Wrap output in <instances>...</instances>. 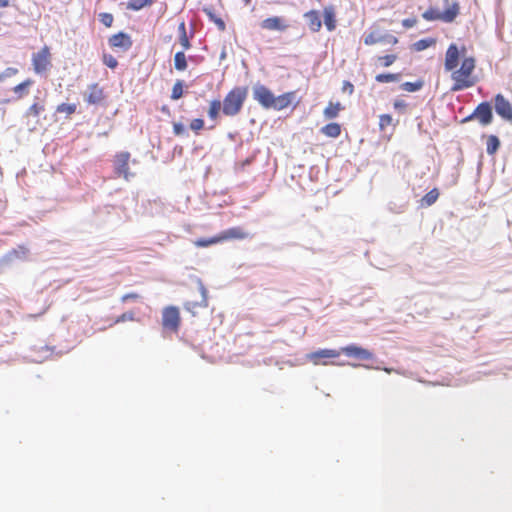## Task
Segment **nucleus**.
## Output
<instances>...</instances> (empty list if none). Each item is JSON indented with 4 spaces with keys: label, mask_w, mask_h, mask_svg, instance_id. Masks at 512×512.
I'll list each match as a JSON object with an SVG mask.
<instances>
[{
    "label": "nucleus",
    "mask_w": 512,
    "mask_h": 512,
    "mask_svg": "<svg viewBox=\"0 0 512 512\" xmlns=\"http://www.w3.org/2000/svg\"><path fill=\"white\" fill-rule=\"evenodd\" d=\"M423 86V83L421 81H416V82H404L402 85H401V88L404 90V91H407V92H415V91H418L422 88Z\"/></svg>",
    "instance_id": "f704fd0d"
},
{
    "label": "nucleus",
    "mask_w": 512,
    "mask_h": 512,
    "mask_svg": "<svg viewBox=\"0 0 512 512\" xmlns=\"http://www.w3.org/2000/svg\"><path fill=\"white\" fill-rule=\"evenodd\" d=\"M131 155L127 151L118 152L114 156V171L117 176L123 177L125 180H129L133 174L129 172V162Z\"/></svg>",
    "instance_id": "6e6552de"
},
{
    "label": "nucleus",
    "mask_w": 512,
    "mask_h": 512,
    "mask_svg": "<svg viewBox=\"0 0 512 512\" xmlns=\"http://www.w3.org/2000/svg\"><path fill=\"white\" fill-rule=\"evenodd\" d=\"M140 296L139 294L135 293V292H131V293H127V294H124L122 297H121V301L123 303L129 301V300H137L139 299Z\"/></svg>",
    "instance_id": "09e8293b"
},
{
    "label": "nucleus",
    "mask_w": 512,
    "mask_h": 512,
    "mask_svg": "<svg viewBox=\"0 0 512 512\" xmlns=\"http://www.w3.org/2000/svg\"><path fill=\"white\" fill-rule=\"evenodd\" d=\"M307 25L312 32H318L322 27L320 13L317 10H310L304 14Z\"/></svg>",
    "instance_id": "6ab92c4d"
},
{
    "label": "nucleus",
    "mask_w": 512,
    "mask_h": 512,
    "mask_svg": "<svg viewBox=\"0 0 512 512\" xmlns=\"http://www.w3.org/2000/svg\"><path fill=\"white\" fill-rule=\"evenodd\" d=\"M253 98L263 108L272 109L275 95L268 87L258 84L253 88Z\"/></svg>",
    "instance_id": "1a4fd4ad"
},
{
    "label": "nucleus",
    "mask_w": 512,
    "mask_h": 512,
    "mask_svg": "<svg viewBox=\"0 0 512 512\" xmlns=\"http://www.w3.org/2000/svg\"><path fill=\"white\" fill-rule=\"evenodd\" d=\"M393 106L396 110L404 111L407 107V104L404 100L397 99L394 101Z\"/></svg>",
    "instance_id": "3c124183"
},
{
    "label": "nucleus",
    "mask_w": 512,
    "mask_h": 512,
    "mask_svg": "<svg viewBox=\"0 0 512 512\" xmlns=\"http://www.w3.org/2000/svg\"><path fill=\"white\" fill-rule=\"evenodd\" d=\"M218 243H221L219 234L210 238H200L194 241V245L198 248H204Z\"/></svg>",
    "instance_id": "7c9ffc66"
},
{
    "label": "nucleus",
    "mask_w": 512,
    "mask_h": 512,
    "mask_svg": "<svg viewBox=\"0 0 512 512\" xmlns=\"http://www.w3.org/2000/svg\"><path fill=\"white\" fill-rule=\"evenodd\" d=\"M10 5V1L9 0H0V7L1 8H6Z\"/></svg>",
    "instance_id": "864d4df0"
},
{
    "label": "nucleus",
    "mask_w": 512,
    "mask_h": 512,
    "mask_svg": "<svg viewBox=\"0 0 512 512\" xmlns=\"http://www.w3.org/2000/svg\"><path fill=\"white\" fill-rule=\"evenodd\" d=\"M153 4V0H129L127 3V8L130 10L138 11L144 7L151 6Z\"/></svg>",
    "instance_id": "2f4dec72"
},
{
    "label": "nucleus",
    "mask_w": 512,
    "mask_h": 512,
    "mask_svg": "<svg viewBox=\"0 0 512 512\" xmlns=\"http://www.w3.org/2000/svg\"><path fill=\"white\" fill-rule=\"evenodd\" d=\"M76 111V105L75 104H67L62 103L57 106L56 112L58 113H66L67 115L74 114Z\"/></svg>",
    "instance_id": "e433bc0d"
},
{
    "label": "nucleus",
    "mask_w": 512,
    "mask_h": 512,
    "mask_svg": "<svg viewBox=\"0 0 512 512\" xmlns=\"http://www.w3.org/2000/svg\"><path fill=\"white\" fill-rule=\"evenodd\" d=\"M199 293L200 300H189L184 304L185 309L193 316L197 314L199 309L206 308L208 306L207 289L202 283L199 284Z\"/></svg>",
    "instance_id": "9b49d317"
},
{
    "label": "nucleus",
    "mask_w": 512,
    "mask_h": 512,
    "mask_svg": "<svg viewBox=\"0 0 512 512\" xmlns=\"http://www.w3.org/2000/svg\"><path fill=\"white\" fill-rule=\"evenodd\" d=\"M28 248L24 245H20L18 246L16 249H13L11 252H10V255L15 257V258H19V259H25L28 255Z\"/></svg>",
    "instance_id": "c9c22d12"
},
{
    "label": "nucleus",
    "mask_w": 512,
    "mask_h": 512,
    "mask_svg": "<svg viewBox=\"0 0 512 512\" xmlns=\"http://www.w3.org/2000/svg\"><path fill=\"white\" fill-rule=\"evenodd\" d=\"M295 100H296V92L295 91H290V92L283 93L279 96H275L272 109L277 110V111L283 110V109L289 107L290 105H292L295 102Z\"/></svg>",
    "instance_id": "dca6fc26"
},
{
    "label": "nucleus",
    "mask_w": 512,
    "mask_h": 512,
    "mask_svg": "<svg viewBox=\"0 0 512 512\" xmlns=\"http://www.w3.org/2000/svg\"><path fill=\"white\" fill-rule=\"evenodd\" d=\"M460 6L458 2H453L443 12L438 11L436 8L430 7L423 14L422 17L426 21H443L446 23L453 22L458 16Z\"/></svg>",
    "instance_id": "20e7f679"
},
{
    "label": "nucleus",
    "mask_w": 512,
    "mask_h": 512,
    "mask_svg": "<svg viewBox=\"0 0 512 512\" xmlns=\"http://www.w3.org/2000/svg\"><path fill=\"white\" fill-rule=\"evenodd\" d=\"M496 113L508 122H512V104L502 95L497 94L494 98Z\"/></svg>",
    "instance_id": "9d476101"
},
{
    "label": "nucleus",
    "mask_w": 512,
    "mask_h": 512,
    "mask_svg": "<svg viewBox=\"0 0 512 512\" xmlns=\"http://www.w3.org/2000/svg\"><path fill=\"white\" fill-rule=\"evenodd\" d=\"M45 110V106L42 103L34 102L25 112L26 117H32L38 122L39 115Z\"/></svg>",
    "instance_id": "a878e982"
},
{
    "label": "nucleus",
    "mask_w": 512,
    "mask_h": 512,
    "mask_svg": "<svg viewBox=\"0 0 512 512\" xmlns=\"http://www.w3.org/2000/svg\"><path fill=\"white\" fill-rule=\"evenodd\" d=\"M99 20L104 26L111 27L113 24L114 17L111 13L105 12L99 14Z\"/></svg>",
    "instance_id": "ea45409f"
},
{
    "label": "nucleus",
    "mask_w": 512,
    "mask_h": 512,
    "mask_svg": "<svg viewBox=\"0 0 512 512\" xmlns=\"http://www.w3.org/2000/svg\"><path fill=\"white\" fill-rule=\"evenodd\" d=\"M473 119H476L482 126L491 124L493 113L490 103L481 102L469 116L463 119V122H468Z\"/></svg>",
    "instance_id": "423d86ee"
},
{
    "label": "nucleus",
    "mask_w": 512,
    "mask_h": 512,
    "mask_svg": "<svg viewBox=\"0 0 512 512\" xmlns=\"http://www.w3.org/2000/svg\"><path fill=\"white\" fill-rule=\"evenodd\" d=\"M248 87L235 86L227 92L222 103V113L227 117L238 115L247 99Z\"/></svg>",
    "instance_id": "f03ea898"
},
{
    "label": "nucleus",
    "mask_w": 512,
    "mask_h": 512,
    "mask_svg": "<svg viewBox=\"0 0 512 512\" xmlns=\"http://www.w3.org/2000/svg\"><path fill=\"white\" fill-rule=\"evenodd\" d=\"M179 42L184 50H188L191 48V43L187 35H180Z\"/></svg>",
    "instance_id": "49530a36"
},
{
    "label": "nucleus",
    "mask_w": 512,
    "mask_h": 512,
    "mask_svg": "<svg viewBox=\"0 0 512 512\" xmlns=\"http://www.w3.org/2000/svg\"><path fill=\"white\" fill-rule=\"evenodd\" d=\"M459 58L460 51L457 45L454 43L450 44L445 53L444 69L447 72H451L452 92L473 87L478 81L477 76L474 74L476 67L475 58L471 56L464 57L460 67H458Z\"/></svg>",
    "instance_id": "f257e3e1"
},
{
    "label": "nucleus",
    "mask_w": 512,
    "mask_h": 512,
    "mask_svg": "<svg viewBox=\"0 0 512 512\" xmlns=\"http://www.w3.org/2000/svg\"><path fill=\"white\" fill-rule=\"evenodd\" d=\"M252 0H243L244 4L245 5H249L251 3Z\"/></svg>",
    "instance_id": "5fc2aeb1"
},
{
    "label": "nucleus",
    "mask_w": 512,
    "mask_h": 512,
    "mask_svg": "<svg viewBox=\"0 0 512 512\" xmlns=\"http://www.w3.org/2000/svg\"><path fill=\"white\" fill-rule=\"evenodd\" d=\"M84 96L89 105H99L105 100L104 89L98 83L89 85Z\"/></svg>",
    "instance_id": "4468645a"
},
{
    "label": "nucleus",
    "mask_w": 512,
    "mask_h": 512,
    "mask_svg": "<svg viewBox=\"0 0 512 512\" xmlns=\"http://www.w3.org/2000/svg\"><path fill=\"white\" fill-rule=\"evenodd\" d=\"M181 324L180 311L176 306H167L162 310V327L164 330L177 333Z\"/></svg>",
    "instance_id": "39448f33"
},
{
    "label": "nucleus",
    "mask_w": 512,
    "mask_h": 512,
    "mask_svg": "<svg viewBox=\"0 0 512 512\" xmlns=\"http://www.w3.org/2000/svg\"><path fill=\"white\" fill-rule=\"evenodd\" d=\"M134 319H135V317H134L133 312H125V313L121 314L120 316H118L115 319L114 323L118 324V323L125 322V321H133Z\"/></svg>",
    "instance_id": "79ce46f5"
},
{
    "label": "nucleus",
    "mask_w": 512,
    "mask_h": 512,
    "mask_svg": "<svg viewBox=\"0 0 512 512\" xmlns=\"http://www.w3.org/2000/svg\"><path fill=\"white\" fill-rule=\"evenodd\" d=\"M439 197V191L437 188H433L432 190H430L428 193H426L422 199H421V204L422 206H431L432 204H434L437 199Z\"/></svg>",
    "instance_id": "c756f323"
},
{
    "label": "nucleus",
    "mask_w": 512,
    "mask_h": 512,
    "mask_svg": "<svg viewBox=\"0 0 512 512\" xmlns=\"http://www.w3.org/2000/svg\"><path fill=\"white\" fill-rule=\"evenodd\" d=\"M173 132L177 136H180V135L184 134L185 128H184L183 124H181V123H174L173 124Z\"/></svg>",
    "instance_id": "8fccbe9b"
},
{
    "label": "nucleus",
    "mask_w": 512,
    "mask_h": 512,
    "mask_svg": "<svg viewBox=\"0 0 512 512\" xmlns=\"http://www.w3.org/2000/svg\"><path fill=\"white\" fill-rule=\"evenodd\" d=\"M178 31H179V36L180 35H187V32H186V24L185 22H181L178 26Z\"/></svg>",
    "instance_id": "603ef678"
},
{
    "label": "nucleus",
    "mask_w": 512,
    "mask_h": 512,
    "mask_svg": "<svg viewBox=\"0 0 512 512\" xmlns=\"http://www.w3.org/2000/svg\"><path fill=\"white\" fill-rule=\"evenodd\" d=\"M33 71L37 75H47L52 68V54L49 46L44 45L31 55Z\"/></svg>",
    "instance_id": "7ed1b4c3"
},
{
    "label": "nucleus",
    "mask_w": 512,
    "mask_h": 512,
    "mask_svg": "<svg viewBox=\"0 0 512 512\" xmlns=\"http://www.w3.org/2000/svg\"><path fill=\"white\" fill-rule=\"evenodd\" d=\"M260 26L262 29L267 31H279L283 32L286 31L289 28V24L287 21L280 16H272L264 19Z\"/></svg>",
    "instance_id": "ddd939ff"
},
{
    "label": "nucleus",
    "mask_w": 512,
    "mask_h": 512,
    "mask_svg": "<svg viewBox=\"0 0 512 512\" xmlns=\"http://www.w3.org/2000/svg\"><path fill=\"white\" fill-rule=\"evenodd\" d=\"M400 79L399 73H381L376 75L375 80L378 83L396 82Z\"/></svg>",
    "instance_id": "473e14b6"
},
{
    "label": "nucleus",
    "mask_w": 512,
    "mask_h": 512,
    "mask_svg": "<svg viewBox=\"0 0 512 512\" xmlns=\"http://www.w3.org/2000/svg\"><path fill=\"white\" fill-rule=\"evenodd\" d=\"M183 93V82L181 80H177L172 87L171 99L178 100L183 96Z\"/></svg>",
    "instance_id": "72a5a7b5"
},
{
    "label": "nucleus",
    "mask_w": 512,
    "mask_h": 512,
    "mask_svg": "<svg viewBox=\"0 0 512 512\" xmlns=\"http://www.w3.org/2000/svg\"><path fill=\"white\" fill-rule=\"evenodd\" d=\"M222 112V103L219 99H214L209 102L208 117L212 121H216Z\"/></svg>",
    "instance_id": "b1692460"
},
{
    "label": "nucleus",
    "mask_w": 512,
    "mask_h": 512,
    "mask_svg": "<svg viewBox=\"0 0 512 512\" xmlns=\"http://www.w3.org/2000/svg\"><path fill=\"white\" fill-rule=\"evenodd\" d=\"M398 38L391 34L379 35L377 32H370L364 37V44L367 46L375 45L380 42H386L391 45L398 43Z\"/></svg>",
    "instance_id": "2eb2a0df"
},
{
    "label": "nucleus",
    "mask_w": 512,
    "mask_h": 512,
    "mask_svg": "<svg viewBox=\"0 0 512 512\" xmlns=\"http://www.w3.org/2000/svg\"><path fill=\"white\" fill-rule=\"evenodd\" d=\"M321 133L330 138H337L341 134V126L336 122L328 123L321 128Z\"/></svg>",
    "instance_id": "5701e85b"
},
{
    "label": "nucleus",
    "mask_w": 512,
    "mask_h": 512,
    "mask_svg": "<svg viewBox=\"0 0 512 512\" xmlns=\"http://www.w3.org/2000/svg\"><path fill=\"white\" fill-rule=\"evenodd\" d=\"M343 109L344 107L341 105L340 102L330 101L328 105L325 107L323 115L325 119L331 120L336 118L339 115L340 111H342Z\"/></svg>",
    "instance_id": "aec40b11"
},
{
    "label": "nucleus",
    "mask_w": 512,
    "mask_h": 512,
    "mask_svg": "<svg viewBox=\"0 0 512 512\" xmlns=\"http://www.w3.org/2000/svg\"><path fill=\"white\" fill-rule=\"evenodd\" d=\"M162 111L165 112V111H168V109L164 106V107H162Z\"/></svg>",
    "instance_id": "4d7b16f0"
},
{
    "label": "nucleus",
    "mask_w": 512,
    "mask_h": 512,
    "mask_svg": "<svg viewBox=\"0 0 512 512\" xmlns=\"http://www.w3.org/2000/svg\"><path fill=\"white\" fill-rule=\"evenodd\" d=\"M340 354H344L347 357L361 359V360H370L373 358V353L368 349L362 348L355 344L347 345L342 347L340 350Z\"/></svg>",
    "instance_id": "f8f14e48"
},
{
    "label": "nucleus",
    "mask_w": 512,
    "mask_h": 512,
    "mask_svg": "<svg viewBox=\"0 0 512 512\" xmlns=\"http://www.w3.org/2000/svg\"><path fill=\"white\" fill-rule=\"evenodd\" d=\"M324 24L328 31H333L336 28V17L335 11L332 6H328L324 8Z\"/></svg>",
    "instance_id": "412c9836"
},
{
    "label": "nucleus",
    "mask_w": 512,
    "mask_h": 512,
    "mask_svg": "<svg viewBox=\"0 0 512 512\" xmlns=\"http://www.w3.org/2000/svg\"><path fill=\"white\" fill-rule=\"evenodd\" d=\"M387 373H390L391 372V369H388V368H385L384 369Z\"/></svg>",
    "instance_id": "6e6d98bb"
},
{
    "label": "nucleus",
    "mask_w": 512,
    "mask_h": 512,
    "mask_svg": "<svg viewBox=\"0 0 512 512\" xmlns=\"http://www.w3.org/2000/svg\"><path fill=\"white\" fill-rule=\"evenodd\" d=\"M398 59L397 54H387L383 56H378L376 58V63L378 67L387 68L393 65Z\"/></svg>",
    "instance_id": "393cba45"
},
{
    "label": "nucleus",
    "mask_w": 512,
    "mask_h": 512,
    "mask_svg": "<svg viewBox=\"0 0 512 512\" xmlns=\"http://www.w3.org/2000/svg\"><path fill=\"white\" fill-rule=\"evenodd\" d=\"M109 45L113 48L128 50L132 46V40L129 35L119 32L109 38Z\"/></svg>",
    "instance_id": "a211bd4d"
},
{
    "label": "nucleus",
    "mask_w": 512,
    "mask_h": 512,
    "mask_svg": "<svg viewBox=\"0 0 512 512\" xmlns=\"http://www.w3.org/2000/svg\"><path fill=\"white\" fill-rule=\"evenodd\" d=\"M340 351L336 349H320L306 355V359L313 365H330L333 362L330 359L338 358Z\"/></svg>",
    "instance_id": "0eeeda50"
},
{
    "label": "nucleus",
    "mask_w": 512,
    "mask_h": 512,
    "mask_svg": "<svg viewBox=\"0 0 512 512\" xmlns=\"http://www.w3.org/2000/svg\"><path fill=\"white\" fill-rule=\"evenodd\" d=\"M103 63H104L107 67H109V68H111V69L116 68V67H117V65H118V61H117V59H116L114 56L110 55V54H104V55H103Z\"/></svg>",
    "instance_id": "a19ab883"
},
{
    "label": "nucleus",
    "mask_w": 512,
    "mask_h": 512,
    "mask_svg": "<svg viewBox=\"0 0 512 512\" xmlns=\"http://www.w3.org/2000/svg\"><path fill=\"white\" fill-rule=\"evenodd\" d=\"M435 43L434 39L428 38V39H421L414 43V48L417 51H422L424 49H427L431 45Z\"/></svg>",
    "instance_id": "4c0bfd02"
},
{
    "label": "nucleus",
    "mask_w": 512,
    "mask_h": 512,
    "mask_svg": "<svg viewBox=\"0 0 512 512\" xmlns=\"http://www.w3.org/2000/svg\"><path fill=\"white\" fill-rule=\"evenodd\" d=\"M417 23H418L417 18L412 17V18L404 19V20L402 21V26H403L404 28H406V29H409V28L414 27Z\"/></svg>",
    "instance_id": "a18cd8bd"
},
{
    "label": "nucleus",
    "mask_w": 512,
    "mask_h": 512,
    "mask_svg": "<svg viewBox=\"0 0 512 512\" xmlns=\"http://www.w3.org/2000/svg\"><path fill=\"white\" fill-rule=\"evenodd\" d=\"M18 69L15 67H8L4 70L2 74H0V81H2L4 78L12 77L18 74Z\"/></svg>",
    "instance_id": "c03bdc74"
},
{
    "label": "nucleus",
    "mask_w": 512,
    "mask_h": 512,
    "mask_svg": "<svg viewBox=\"0 0 512 512\" xmlns=\"http://www.w3.org/2000/svg\"><path fill=\"white\" fill-rule=\"evenodd\" d=\"M204 12L208 16V18L215 23V25L220 31H224L226 29V24L223 21V19L216 15L212 9L204 8Z\"/></svg>",
    "instance_id": "bb28decb"
},
{
    "label": "nucleus",
    "mask_w": 512,
    "mask_h": 512,
    "mask_svg": "<svg viewBox=\"0 0 512 512\" xmlns=\"http://www.w3.org/2000/svg\"><path fill=\"white\" fill-rule=\"evenodd\" d=\"M174 67L177 71H184L187 69V59L183 51H179L174 56Z\"/></svg>",
    "instance_id": "cd10ccee"
},
{
    "label": "nucleus",
    "mask_w": 512,
    "mask_h": 512,
    "mask_svg": "<svg viewBox=\"0 0 512 512\" xmlns=\"http://www.w3.org/2000/svg\"><path fill=\"white\" fill-rule=\"evenodd\" d=\"M342 92L351 95L354 92V86L349 81H344L342 85Z\"/></svg>",
    "instance_id": "de8ad7c7"
},
{
    "label": "nucleus",
    "mask_w": 512,
    "mask_h": 512,
    "mask_svg": "<svg viewBox=\"0 0 512 512\" xmlns=\"http://www.w3.org/2000/svg\"><path fill=\"white\" fill-rule=\"evenodd\" d=\"M190 128L195 132L202 130L204 128V120L201 118L193 119L190 123Z\"/></svg>",
    "instance_id": "37998d69"
},
{
    "label": "nucleus",
    "mask_w": 512,
    "mask_h": 512,
    "mask_svg": "<svg viewBox=\"0 0 512 512\" xmlns=\"http://www.w3.org/2000/svg\"><path fill=\"white\" fill-rule=\"evenodd\" d=\"M393 124L392 116L389 114H382L379 116V128L384 130L386 127Z\"/></svg>",
    "instance_id": "58836bf2"
},
{
    "label": "nucleus",
    "mask_w": 512,
    "mask_h": 512,
    "mask_svg": "<svg viewBox=\"0 0 512 512\" xmlns=\"http://www.w3.org/2000/svg\"><path fill=\"white\" fill-rule=\"evenodd\" d=\"M500 147L499 138L495 135H490L487 138L486 151L489 155H494Z\"/></svg>",
    "instance_id": "c85d7f7f"
},
{
    "label": "nucleus",
    "mask_w": 512,
    "mask_h": 512,
    "mask_svg": "<svg viewBox=\"0 0 512 512\" xmlns=\"http://www.w3.org/2000/svg\"><path fill=\"white\" fill-rule=\"evenodd\" d=\"M221 242L228 240H243L249 237V233L241 227H232L219 233Z\"/></svg>",
    "instance_id": "f3484780"
},
{
    "label": "nucleus",
    "mask_w": 512,
    "mask_h": 512,
    "mask_svg": "<svg viewBox=\"0 0 512 512\" xmlns=\"http://www.w3.org/2000/svg\"><path fill=\"white\" fill-rule=\"evenodd\" d=\"M34 84V81L31 78H27L21 83L17 84L13 87L12 91L17 96L18 99L23 98L29 93V88Z\"/></svg>",
    "instance_id": "4be33fe9"
}]
</instances>
